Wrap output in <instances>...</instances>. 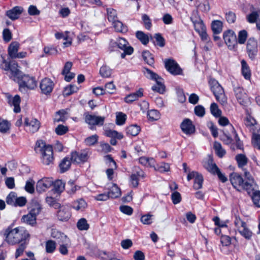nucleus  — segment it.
<instances>
[{
	"label": "nucleus",
	"instance_id": "obj_1",
	"mask_svg": "<svg viewBox=\"0 0 260 260\" xmlns=\"http://www.w3.org/2000/svg\"><path fill=\"white\" fill-rule=\"evenodd\" d=\"M35 150L37 153L41 155L42 162L49 166L53 163L54 157L52 146L46 145L42 140L37 141L36 143Z\"/></svg>",
	"mask_w": 260,
	"mask_h": 260
},
{
	"label": "nucleus",
	"instance_id": "obj_2",
	"mask_svg": "<svg viewBox=\"0 0 260 260\" xmlns=\"http://www.w3.org/2000/svg\"><path fill=\"white\" fill-rule=\"evenodd\" d=\"M5 235L7 242L11 245H15L25 240L29 236L28 232L22 227L14 229L8 228L5 231Z\"/></svg>",
	"mask_w": 260,
	"mask_h": 260
},
{
	"label": "nucleus",
	"instance_id": "obj_3",
	"mask_svg": "<svg viewBox=\"0 0 260 260\" xmlns=\"http://www.w3.org/2000/svg\"><path fill=\"white\" fill-rule=\"evenodd\" d=\"M209 84L216 100L222 105H225L227 103V98L222 87L217 80L213 78L209 79Z\"/></svg>",
	"mask_w": 260,
	"mask_h": 260
},
{
	"label": "nucleus",
	"instance_id": "obj_4",
	"mask_svg": "<svg viewBox=\"0 0 260 260\" xmlns=\"http://www.w3.org/2000/svg\"><path fill=\"white\" fill-rule=\"evenodd\" d=\"M143 72L145 76L149 79L155 80L156 83L152 86V90L162 94L165 91V86L163 83V79L157 74L147 68H144Z\"/></svg>",
	"mask_w": 260,
	"mask_h": 260
},
{
	"label": "nucleus",
	"instance_id": "obj_5",
	"mask_svg": "<svg viewBox=\"0 0 260 260\" xmlns=\"http://www.w3.org/2000/svg\"><path fill=\"white\" fill-rule=\"evenodd\" d=\"M19 90L26 93L28 90L34 89L37 87V82L35 78L27 75H24L18 81Z\"/></svg>",
	"mask_w": 260,
	"mask_h": 260
},
{
	"label": "nucleus",
	"instance_id": "obj_6",
	"mask_svg": "<svg viewBox=\"0 0 260 260\" xmlns=\"http://www.w3.org/2000/svg\"><path fill=\"white\" fill-rule=\"evenodd\" d=\"M230 180L233 186L237 190L240 191L242 190H245V181L242 176L236 172L232 173L230 175Z\"/></svg>",
	"mask_w": 260,
	"mask_h": 260
},
{
	"label": "nucleus",
	"instance_id": "obj_7",
	"mask_svg": "<svg viewBox=\"0 0 260 260\" xmlns=\"http://www.w3.org/2000/svg\"><path fill=\"white\" fill-rule=\"evenodd\" d=\"M223 38L225 43L230 50L235 49L237 46V36L232 30H228L224 32Z\"/></svg>",
	"mask_w": 260,
	"mask_h": 260
},
{
	"label": "nucleus",
	"instance_id": "obj_8",
	"mask_svg": "<svg viewBox=\"0 0 260 260\" xmlns=\"http://www.w3.org/2000/svg\"><path fill=\"white\" fill-rule=\"evenodd\" d=\"M257 42L253 37L250 38L247 42L246 51L248 57L251 60H254L258 52Z\"/></svg>",
	"mask_w": 260,
	"mask_h": 260
},
{
	"label": "nucleus",
	"instance_id": "obj_9",
	"mask_svg": "<svg viewBox=\"0 0 260 260\" xmlns=\"http://www.w3.org/2000/svg\"><path fill=\"white\" fill-rule=\"evenodd\" d=\"M165 68L168 71L174 75H181L182 69L178 64L173 59H168L165 61Z\"/></svg>",
	"mask_w": 260,
	"mask_h": 260
},
{
	"label": "nucleus",
	"instance_id": "obj_10",
	"mask_svg": "<svg viewBox=\"0 0 260 260\" xmlns=\"http://www.w3.org/2000/svg\"><path fill=\"white\" fill-rule=\"evenodd\" d=\"M244 173V176L245 177V187L246 190L248 194L251 193L254 189V185L255 184V181L253 177L252 176L249 172H248L245 168L242 169Z\"/></svg>",
	"mask_w": 260,
	"mask_h": 260
},
{
	"label": "nucleus",
	"instance_id": "obj_11",
	"mask_svg": "<svg viewBox=\"0 0 260 260\" xmlns=\"http://www.w3.org/2000/svg\"><path fill=\"white\" fill-rule=\"evenodd\" d=\"M85 122L90 125V128L93 129L94 125H103L105 121V117L88 114L85 118Z\"/></svg>",
	"mask_w": 260,
	"mask_h": 260
},
{
	"label": "nucleus",
	"instance_id": "obj_12",
	"mask_svg": "<svg viewBox=\"0 0 260 260\" xmlns=\"http://www.w3.org/2000/svg\"><path fill=\"white\" fill-rule=\"evenodd\" d=\"M53 184L51 178H43L39 180L37 183L36 189L39 192H42L50 188Z\"/></svg>",
	"mask_w": 260,
	"mask_h": 260
},
{
	"label": "nucleus",
	"instance_id": "obj_13",
	"mask_svg": "<svg viewBox=\"0 0 260 260\" xmlns=\"http://www.w3.org/2000/svg\"><path fill=\"white\" fill-rule=\"evenodd\" d=\"M182 131L187 135H190L194 133L196 128L192 121L188 118H185L180 124Z\"/></svg>",
	"mask_w": 260,
	"mask_h": 260
},
{
	"label": "nucleus",
	"instance_id": "obj_14",
	"mask_svg": "<svg viewBox=\"0 0 260 260\" xmlns=\"http://www.w3.org/2000/svg\"><path fill=\"white\" fill-rule=\"evenodd\" d=\"M54 83L53 81L49 78H45L42 80L40 87L42 92L45 94L50 93L53 88Z\"/></svg>",
	"mask_w": 260,
	"mask_h": 260
},
{
	"label": "nucleus",
	"instance_id": "obj_15",
	"mask_svg": "<svg viewBox=\"0 0 260 260\" xmlns=\"http://www.w3.org/2000/svg\"><path fill=\"white\" fill-rule=\"evenodd\" d=\"M88 154L85 151L81 152L75 151L71 153V160L73 163L80 164L87 161Z\"/></svg>",
	"mask_w": 260,
	"mask_h": 260
},
{
	"label": "nucleus",
	"instance_id": "obj_16",
	"mask_svg": "<svg viewBox=\"0 0 260 260\" xmlns=\"http://www.w3.org/2000/svg\"><path fill=\"white\" fill-rule=\"evenodd\" d=\"M7 99L9 105L14 107V112L16 113H19L21 111L20 107V97L18 95H16L14 97L10 95H7Z\"/></svg>",
	"mask_w": 260,
	"mask_h": 260
},
{
	"label": "nucleus",
	"instance_id": "obj_17",
	"mask_svg": "<svg viewBox=\"0 0 260 260\" xmlns=\"http://www.w3.org/2000/svg\"><path fill=\"white\" fill-rule=\"evenodd\" d=\"M57 216L60 221H67L70 218L71 214L69 207L67 206H62L58 208Z\"/></svg>",
	"mask_w": 260,
	"mask_h": 260
},
{
	"label": "nucleus",
	"instance_id": "obj_18",
	"mask_svg": "<svg viewBox=\"0 0 260 260\" xmlns=\"http://www.w3.org/2000/svg\"><path fill=\"white\" fill-rule=\"evenodd\" d=\"M24 124L28 127V130L33 133L37 132L40 127V122L34 118H26Z\"/></svg>",
	"mask_w": 260,
	"mask_h": 260
},
{
	"label": "nucleus",
	"instance_id": "obj_19",
	"mask_svg": "<svg viewBox=\"0 0 260 260\" xmlns=\"http://www.w3.org/2000/svg\"><path fill=\"white\" fill-rule=\"evenodd\" d=\"M235 96L238 103L242 105H244L246 103L247 95L244 89L240 87H235L234 88Z\"/></svg>",
	"mask_w": 260,
	"mask_h": 260
},
{
	"label": "nucleus",
	"instance_id": "obj_20",
	"mask_svg": "<svg viewBox=\"0 0 260 260\" xmlns=\"http://www.w3.org/2000/svg\"><path fill=\"white\" fill-rule=\"evenodd\" d=\"M42 209V206L40 203L38 201L33 200L28 208V213L37 217V215L41 213Z\"/></svg>",
	"mask_w": 260,
	"mask_h": 260
},
{
	"label": "nucleus",
	"instance_id": "obj_21",
	"mask_svg": "<svg viewBox=\"0 0 260 260\" xmlns=\"http://www.w3.org/2000/svg\"><path fill=\"white\" fill-rule=\"evenodd\" d=\"M23 11V8L19 6H16L11 10L8 11L6 13V15L11 20H15L19 18Z\"/></svg>",
	"mask_w": 260,
	"mask_h": 260
},
{
	"label": "nucleus",
	"instance_id": "obj_22",
	"mask_svg": "<svg viewBox=\"0 0 260 260\" xmlns=\"http://www.w3.org/2000/svg\"><path fill=\"white\" fill-rule=\"evenodd\" d=\"M51 236L52 238L55 239L58 244H61L63 243L68 244L69 239L67 236L63 233H61L57 230H53L51 233Z\"/></svg>",
	"mask_w": 260,
	"mask_h": 260
},
{
	"label": "nucleus",
	"instance_id": "obj_23",
	"mask_svg": "<svg viewBox=\"0 0 260 260\" xmlns=\"http://www.w3.org/2000/svg\"><path fill=\"white\" fill-rule=\"evenodd\" d=\"M203 166L209 172L212 174L215 175L217 171H218V167L213 162L212 158H209L207 160L203 162Z\"/></svg>",
	"mask_w": 260,
	"mask_h": 260
},
{
	"label": "nucleus",
	"instance_id": "obj_24",
	"mask_svg": "<svg viewBox=\"0 0 260 260\" xmlns=\"http://www.w3.org/2000/svg\"><path fill=\"white\" fill-rule=\"evenodd\" d=\"M143 91L144 90L142 88H139V90L135 92L127 95L124 98V101L128 104L133 103L143 96Z\"/></svg>",
	"mask_w": 260,
	"mask_h": 260
},
{
	"label": "nucleus",
	"instance_id": "obj_25",
	"mask_svg": "<svg viewBox=\"0 0 260 260\" xmlns=\"http://www.w3.org/2000/svg\"><path fill=\"white\" fill-rule=\"evenodd\" d=\"M109 191L108 194L109 198L115 199L118 198L121 195V191L120 188L115 184L110 183L109 184Z\"/></svg>",
	"mask_w": 260,
	"mask_h": 260
},
{
	"label": "nucleus",
	"instance_id": "obj_26",
	"mask_svg": "<svg viewBox=\"0 0 260 260\" xmlns=\"http://www.w3.org/2000/svg\"><path fill=\"white\" fill-rule=\"evenodd\" d=\"M36 220L37 217L29 213L23 215L21 219L22 222L32 226L36 224Z\"/></svg>",
	"mask_w": 260,
	"mask_h": 260
},
{
	"label": "nucleus",
	"instance_id": "obj_27",
	"mask_svg": "<svg viewBox=\"0 0 260 260\" xmlns=\"http://www.w3.org/2000/svg\"><path fill=\"white\" fill-rule=\"evenodd\" d=\"M242 74L245 79L250 80L251 78V72L249 67L245 60H242Z\"/></svg>",
	"mask_w": 260,
	"mask_h": 260
},
{
	"label": "nucleus",
	"instance_id": "obj_28",
	"mask_svg": "<svg viewBox=\"0 0 260 260\" xmlns=\"http://www.w3.org/2000/svg\"><path fill=\"white\" fill-rule=\"evenodd\" d=\"M223 23L220 20H214L211 23L212 30L214 35L220 34L222 30Z\"/></svg>",
	"mask_w": 260,
	"mask_h": 260
},
{
	"label": "nucleus",
	"instance_id": "obj_29",
	"mask_svg": "<svg viewBox=\"0 0 260 260\" xmlns=\"http://www.w3.org/2000/svg\"><path fill=\"white\" fill-rule=\"evenodd\" d=\"M235 159L237 162L238 167L241 169H244L248 162V158L245 155L243 154H237L235 156Z\"/></svg>",
	"mask_w": 260,
	"mask_h": 260
},
{
	"label": "nucleus",
	"instance_id": "obj_30",
	"mask_svg": "<svg viewBox=\"0 0 260 260\" xmlns=\"http://www.w3.org/2000/svg\"><path fill=\"white\" fill-rule=\"evenodd\" d=\"M19 48V44L17 42H13L10 44L8 48V54L12 58L15 56Z\"/></svg>",
	"mask_w": 260,
	"mask_h": 260
},
{
	"label": "nucleus",
	"instance_id": "obj_31",
	"mask_svg": "<svg viewBox=\"0 0 260 260\" xmlns=\"http://www.w3.org/2000/svg\"><path fill=\"white\" fill-rule=\"evenodd\" d=\"M18 64L15 61H10L9 71L10 72L11 77H18L20 70L18 69Z\"/></svg>",
	"mask_w": 260,
	"mask_h": 260
},
{
	"label": "nucleus",
	"instance_id": "obj_32",
	"mask_svg": "<svg viewBox=\"0 0 260 260\" xmlns=\"http://www.w3.org/2000/svg\"><path fill=\"white\" fill-rule=\"evenodd\" d=\"M71 159L68 157H64L59 164L60 171L61 173H64L70 168L71 162Z\"/></svg>",
	"mask_w": 260,
	"mask_h": 260
},
{
	"label": "nucleus",
	"instance_id": "obj_33",
	"mask_svg": "<svg viewBox=\"0 0 260 260\" xmlns=\"http://www.w3.org/2000/svg\"><path fill=\"white\" fill-rule=\"evenodd\" d=\"M112 24L115 30L117 32L125 33L127 31V26L118 20L113 22Z\"/></svg>",
	"mask_w": 260,
	"mask_h": 260
},
{
	"label": "nucleus",
	"instance_id": "obj_34",
	"mask_svg": "<svg viewBox=\"0 0 260 260\" xmlns=\"http://www.w3.org/2000/svg\"><path fill=\"white\" fill-rule=\"evenodd\" d=\"M140 127L136 124L131 125L127 127L126 134L132 136H136L138 135L140 131Z\"/></svg>",
	"mask_w": 260,
	"mask_h": 260
},
{
	"label": "nucleus",
	"instance_id": "obj_35",
	"mask_svg": "<svg viewBox=\"0 0 260 260\" xmlns=\"http://www.w3.org/2000/svg\"><path fill=\"white\" fill-rule=\"evenodd\" d=\"M72 206L74 209L77 211H82L86 207L87 204L84 200L81 199L73 202Z\"/></svg>",
	"mask_w": 260,
	"mask_h": 260
},
{
	"label": "nucleus",
	"instance_id": "obj_36",
	"mask_svg": "<svg viewBox=\"0 0 260 260\" xmlns=\"http://www.w3.org/2000/svg\"><path fill=\"white\" fill-rule=\"evenodd\" d=\"M142 56L143 59L148 64L152 66L154 64V57L152 54L149 51H144L143 52Z\"/></svg>",
	"mask_w": 260,
	"mask_h": 260
},
{
	"label": "nucleus",
	"instance_id": "obj_37",
	"mask_svg": "<svg viewBox=\"0 0 260 260\" xmlns=\"http://www.w3.org/2000/svg\"><path fill=\"white\" fill-rule=\"evenodd\" d=\"M107 15L108 20L112 23L118 20L116 11L112 8L107 9Z\"/></svg>",
	"mask_w": 260,
	"mask_h": 260
},
{
	"label": "nucleus",
	"instance_id": "obj_38",
	"mask_svg": "<svg viewBox=\"0 0 260 260\" xmlns=\"http://www.w3.org/2000/svg\"><path fill=\"white\" fill-rule=\"evenodd\" d=\"M67 114L65 110L62 109L56 112L54 118V121L59 122L60 121H64L66 119V115Z\"/></svg>",
	"mask_w": 260,
	"mask_h": 260
},
{
	"label": "nucleus",
	"instance_id": "obj_39",
	"mask_svg": "<svg viewBox=\"0 0 260 260\" xmlns=\"http://www.w3.org/2000/svg\"><path fill=\"white\" fill-rule=\"evenodd\" d=\"M127 42L123 38H119L116 42H111V44L116 45L121 50L127 49L129 46H127Z\"/></svg>",
	"mask_w": 260,
	"mask_h": 260
},
{
	"label": "nucleus",
	"instance_id": "obj_40",
	"mask_svg": "<svg viewBox=\"0 0 260 260\" xmlns=\"http://www.w3.org/2000/svg\"><path fill=\"white\" fill-rule=\"evenodd\" d=\"M248 37V33L246 30L243 29L239 31L238 35L237 43L244 44Z\"/></svg>",
	"mask_w": 260,
	"mask_h": 260
},
{
	"label": "nucleus",
	"instance_id": "obj_41",
	"mask_svg": "<svg viewBox=\"0 0 260 260\" xmlns=\"http://www.w3.org/2000/svg\"><path fill=\"white\" fill-rule=\"evenodd\" d=\"M136 37L144 45H146L149 42V37L147 35L145 34L142 31H137L136 34Z\"/></svg>",
	"mask_w": 260,
	"mask_h": 260
},
{
	"label": "nucleus",
	"instance_id": "obj_42",
	"mask_svg": "<svg viewBox=\"0 0 260 260\" xmlns=\"http://www.w3.org/2000/svg\"><path fill=\"white\" fill-rule=\"evenodd\" d=\"M77 226L80 231L87 230L89 228V225L84 218H82L78 220L77 223Z\"/></svg>",
	"mask_w": 260,
	"mask_h": 260
},
{
	"label": "nucleus",
	"instance_id": "obj_43",
	"mask_svg": "<svg viewBox=\"0 0 260 260\" xmlns=\"http://www.w3.org/2000/svg\"><path fill=\"white\" fill-rule=\"evenodd\" d=\"M139 161L142 165L147 167H153L154 165V160L153 158L141 157Z\"/></svg>",
	"mask_w": 260,
	"mask_h": 260
},
{
	"label": "nucleus",
	"instance_id": "obj_44",
	"mask_svg": "<svg viewBox=\"0 0 260 260\" xmlns=\"http://www.w3.org/2000/svg\"><path fill=\"white\" fill-rule=\"evenodd\" d=\"M78 88L74 85H70L69 86L64 87L63 91V94L64 96H69L75 92H77Z\"/></svg>",
	"mask_w": 260,
	"mask_h": 260
},
{
	"label": "nucleus",
	"instance_id": "obj_45",
	"mask_svg": "<svg viewBox=\"0 0 260 260\" xmlns=\"http://www.w3.org/2000/svg\"><path fill=\"white\" fill-rule=\"evenodd\" d=\"M99 139V136L97 135H93L86 138L84 140V143L86 145L91 146L96 144Z\"/></svg>",
	"mask_w": 260,
	"mask_h": 260
},
{
	"label": "nucleus",
	"instance_id": "obj_46",
	"mask_svg": "<svg viewBox=\"0 0 260 260\" xmlns=\"http://www.w3.org/2000/svg\"><path fill=\"white\" fill-rule=\"evenodd\" d=\"M100 74L104 78H108L112 74V70L106 65L103 66L100 68Z\"/></svg>",
	"mask_w": 260,
	"mask_h": 260
},
{
	"label": "nucleus",
	"instance_id": "obj_47",
	"mask_svg": "<svg viewBox=\"0 0 260 260\" xmlns=\"http://www.w3.org/2000/svg\"><path fill=\"white\" fill-rule=\"evenodd\" d=\"M210 111L211 114L215 117L221 116L222 112L218 108V105L215 103H213L210 105Z\"/></svg>",
	"mask_w": 260,
	"mask_h": 260
},
{
	"label": "nucleus",
	"instance_id": "obj_48",
	"mask_svg": "<svg viewBox=\"0 0 260 260\" xmlns=\"http://www.w3.org/2000/svg\"><path fill=\"white\" fill-rule=\"evenodd\" d=\"M239 232L243 237L247 240L250 239L252 235V232L248 229L246 225L241 229H239Z\"/></svg>",
	"mask_w": 260,
	"mask_h": 260
},
{
	"label": "nucleus",
	"instance_id": "obj_49",
	"mask_svg": "<svg viewBox=\"0 0 260 260\" xmlns=\"http://www.w3.org/2000/svg\"><path fill=\"white\" fill-rule=\"evenodd\" d=\"M214 148L216 152L217 155L219 157H222L225 154V151L222 148L220 143L215 142L214 143Z\"/></svg>",
	"mask_w": 260,
	"mask_h": 260
},
{
	"label": "nucleus",
	"instance_id": "obj_50",
	"mask_svg": "<svg viewBox=\"0 0 260 260\" xmlns=\"http://www.w3.org/2000/svg\"><path fill=\"white\" fill-rule=\"evenodd\" d=\"M105 135L108 137H110L111 138H116L118 139H121L123 138V135L118 133L117 132L111 130V129H108L106 130L105 131Z\"/></svg>",
	"mask_w": 260,
	"mask_h": 260
},
{
	"label": "nucleus",
	"instance_id": "obj_51",
	"mask_svg": "<svg viewBox=\"0 0 260 260\" xmlns=\"http://www.w3.org/2000/svg\"><path fill=\"white\" fill-rule=\"evenodd\" d=\"M203 181L204 179L203 175L201 174L200 175H198L194 179L193 186V188L196 190L201 188L202 187Z\"/></svg>",
	"mask_w": 260,
	"mask_h": 260
},
{
	"label": "nucleus",
	"instance_id": "obj_52",
	"mask_svg": "<svg viewBox=\"0 0 260 260\" xmlns=\"http://www.w3.org/2000/svg\"><path fill=\"white\" fill-rule=\"evenodd\" d=\"M126 119V114L118 112L116 114V123L117 125H122L125 123Z\"/></svg>",
	"mask_w": 260,
	"mask_h": 260
},
{
	"label": "nucleus",
	"instance_id": "obj_53",
	"mask_svg": "<svg viewBox=\"0 0 260 260\" xmlns=\"http://www.w3.org/2000/svg\"><path fill=\"white\" fill-rule=\"evenodd\" d=\"M155 170L161 173L168 172L170 170V165L168 163L161 162L155 167Z\"/></svg>",
	"mask_w": 260,
	"mask_h": 260
},
{
	"label": "nucleus",
	"instance_id": "obj_54",
	"mask_svg": "<svg viewBox=\"0 0 260 260\" xmlns=\"http://www.w3.org/2000/svg\"><path fill=\"white\" fill-rule=\"evenodd\" d=\"M10 124L7 120L1 119L0 121V132L6 133L10 128Z\"/></svg>",
	"mask_w": 260,
	"mask_h": 260
},
{
	"label": "nucleus",
	"instance_id": "obj_55",
	"mask_svg": "<svg viewBox=\"0 0 260 260\" xmlns=\"http://www.w3.org/2000/svg\"><path fill=\"white\" fill-rule=\"evenodd\" d=\"M147 116L151 120H156L159 118V113L156 110H151L148 112Z\"/></svg>",
	"mask_w": 260,
	"mask_h": 260
},
{
	"label": "nucleus",
	"instance_id": "obj_56",
	"mask_svg": "<svg viewBox=\"0 0 260 260\" xmlns=\"http://www.w3.org/2000/svg\"><path fill=\"white\" fill-rule=\"evenodd\" d=\"M56 243L52 240H48L46 243V250L48 253H52L55 249Z\"/></svg>",
	"mask_w": 260,
	"mask_h": 260
},
{
	"label": "nucleus",
	"instance_id": "obj_57",
	"mask_svg": "<svg viewBox=\"0 0 260 260\" xmlns=\"http://www.w3.org/2000/svg\"><path fill=\"white\" fill-rule=\"evenodd\" d=\"M17 196L14 192H11L7 197L6 202L8 205L14 206L16 202Z\"/></svg>",
	"mask_w": 260,
	"mask_h": 260
},
{
	"label": "nucleus",
	"instance_id": "obj_58",
	"mask_svg": "<svg viewBox=\"0 0 260 260\" xmlns=\"http://www.w3.org/2000/svg\"><path fill=\"white\" fill-rule=\"evenodd\" d=\"M34 185L35 181L32 179L27 181L25 186V190L30 193H34L35 191Z\"/></svg>",
	"mask_w": 260,
	"mask_h": 260
},
{
	"label": "nucleus",
	"instance_id": "obj_59",
	"mask_svg": "<svg viewBox=\"0 0 260 260\" xmlns=\"http://www.w3.org/2000/svg\"><path fill=\"white\" fill-rule=\"evenodd\" d=\"M152 215L148 213L141 216V221L144 224H150L152 222Z\"/></svg>",
	"mask_w": 260,
	"mask_h": 260
},
{
	"label": "nucleus",
	"instance_id": "obj_60",
	"mask_svg": "<svg viewBox=\"0 0 260 260\" xmlns=\"http://www.w3.org/2000/svg\"><path fill=\"white\" fill-rule=\"evenodd\" d=\"M46 202L50 206L55 209L58 208L60 206L59 203L56 202L55 199L51 197H47L46 198Z\"/></svg>",
	"mask_w": 260,
	"mask_h": 260
},
{
	"label": "nucleus",
	"instance_id": "obj_61",
	"mask_svg": "<svg viewBox=\"0 0 260 260\" xmlns=\"http://www.w3.org/2000/svg\"><path fill=\"white\" fill-rule=\"evenodd\" d=\"M253 204L257 207H260V191H256L253 192L252 197Z\"/></svg>",
	"mask_w": 260,
	"mask_h": 260
},
{
	"label": "nucleus",
	"instance_id": "obj_62",
	"mask_svg": "<svg viewBox=\"0 0 260 260\" xmlns=\"http://www.w3.org/2000/svg\"><path fill=\"white\" fill-rule=\"evenodd\" d=\"M68 130V127L67 126L59 124L56 127L55 132L58 135H63L66 134Z\"/></svg>",
	"mask_w": 260,
	"mask_h": 260
},
{
	"label": "nucleus",
	"instance_id": "obj_63",
	"mask_svg": "<svg viewBox=\"0 0 260 260\" xmlns=\"http://www.w3.org/2000/svg\"><path fill=\"white\" fill-rule=\"evenodd\" d=\"M225 19L228 23H233L236 19V14L232 11H229L225 13Z\"/></svg>",
	"mask_w": 260,
	"mask_h": 260
},
{
	"label": "nucleus",
	"instance_id": "obj_64",
	"mask_svg": "<svg viewBox=\"0 0 260 260\" xmlns=\"http://www.w3.org/2000/svg\"><path fill=\"white\" fill-rule=\"evenodd\" d=\"M252 145L260 150V135L258 134L253 135L252 138Z\"/></svg>",
	"mask_w": 260,
	"mask_h": 260
}]
</instances>
